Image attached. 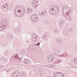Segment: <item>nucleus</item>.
<instances>
[{"label": "nucleus", "instance_id": "obj_1", "mask_svg": "<svg viewBox=\"0 0 77 77\" xmlns=\"http://www.w3.org/2000/svg\"><path fill=\"white\" fill-rule=\"evenodd\" d=\"M71 11H72V10L70 9L68 7H65L63 8V16L64 17H66L67 19L69 20H72L71 16L69 15Z\"/></svg>", "mask_w": 77, "mask_h": 77}, {"label": "nucleus", "instance_id": "obj_2", "mask_svg": "<svg viewBox=\"0 0 77 77\" xmlns=\"http://www.w3.org/2000/svg\"><path fill=\"white\" fill-rule=\"evenodd\" d=\"M50 12L52 15H56L59 12V8L56 6H52L50 9Z\"/></svg>", "mask_w": 77, "mask_h": 77}, {"label": "nucleus", "instance_id": "obj_3", "mask_svg": "<svg viewBox=\"0 0 77 77\" xmlns=\"http://www.w3.org/2000/svg\"><path fill=\"white\" fill-rule=\"evenodd\" d=\"M17 10H18V11L20 15L19 16L21 17V16H23V15H24V8L23 6H17L16 8V11H17Z\"/></svg>", "mask_w": 77, "mask_h": 77}, {"label": "nucleus", "instance_id": "obj_4", "mask_svg": "<svg viewBox=\"0 0 77 77\" xmlns=\"http://www.w3.org/2000/svg\"><path fill=\"white\" fill-rule=\"evenodd\" d=\"M38 15L36 14H32L31 16V19L32 21L36 22L38 21Z\"/></svg>", "mask_w": 77, "mask_h": 77}, {"label": "nucleus", "instance_id": "obj_5", "mask_svg": "<svg viewBox=\"0 0 77 77\" xmlns=\"http://www.w3.org/2000/svg\"><path fill=\"white\" fill-rule=\"evenodd\" d=\"M32 39L33 41L36 42L39 39V36L36 34H34L32 36Z\"/></svg>", "mask_w": 77, "mask_h": 77}, {"label": "nucleus", "instance_id": "obj_6", "mask_svg": "<svg viewBox=\"0 0 77 77\" xmlns=\"http://www.w3.org/2000/svg\"><path fill=\"white\" fill-rule=\"evenodd\" d=\"M32 4L34 8H38V2L37 1H32Z\"/></svg>", "mask_w": 77, "mask_h": 77}, {"label": "nucleus", "instance_id": "obj_7", "mask_svg": "<svg viewBox=\"0 0 77 77\" xmlns=\"http://www.w3.org/2000/svg\"><path fill=\"white\" fill-rule=\"evenodd\" d=\"M48 60L49 61L51 62V61H53L54 60V57L53 55L52 54L49 55L48 56Z\"/></svg>", "mask_w": 77, "mask_h": 77}, {"label": "nucleus", "instance_id": "obj_8", "mask_svg": "<svg viewBox=\"0 0 77 77\" xmlns=\"http://www.w3.org/2000/svg\"><path fill=\"white\" fill-rule=\"evenodd\" d=\"M13 77H20V73L18 71H16L13 74Z\"/></svg>", "mask_w": 77, "mask_h": 77}, {"label": "nucleus", "instance_id": "obj_9", "mask_svg": "<svg viewBox=\"0 0 77 77\" xmlns=\"http://www.w3.org/2000/svg\"><path fill=\"white\" fill-rule=\"evenodd\" d=\"M8 4H6L3 6L2 9L4 11H7L8 10Z\"/></svg>", "mask_w": 77, "mask_h": 77}, {"label": "nucleus", "instance_id": "obj_10", "mask_svg": "<svg viewBox=\"0 0 77 77\" xmlns=\"http://www.w3.org/2000/svg\"><path fill=\"white\" fill-rule=\"evenodd\" d=\"M8 21H7V20H4V21L2 25L4 26V27L5 28H6V26H8Z\"/></svg>", "mask_w": 77, "mask_h": 77}, {"label": "nucleus", "instance_id": "obj_11", "mask_svg": "<svg viewBox=\"0 0 77 77\" xmlns=\"http://www.w3.org/2000/svg\"><path fill=\"white\" fill-rule=\"evenodd\" d=\"M18 11V10H16V9H15V15L17 17H21V16H20V14L19 13V12Z\"/></svg>", "mask_w": 77, "mask_h": 77}, {"label": "nucleus", "instance_id": "obj_12", "mask_svg": "<svg viewBox=\"0 0 77 77\" xmlns=\"http://www.w3.org/2000/svg\"><path fill=\"white\" fill-rule=\"evenodd\" d=\"M62 74V73L60 72H58L56 73L54 75V77H60V75Z\"/></svg>", "mask_w": 77, "mask_h": 77}, {"label": "nucleus", "instance_id": "obj_13", "mask_svg": "<svg viewBox=\"0 0 77 77\" xmlns=\"http://www.w3.org/2000/svg\"><path fill=\"white\" fill-rule=\"evenodd\" d=\"M32 49H35L34 46H31L28 48L27 50L28 51H30Z\"/></svg>", "mask_w": 77, "mask_h": 77}, {"label": "nucleus", "instance_id": "obj_14", "mask_svg": "<svg viewBox=\"0 0 77 77\" xmlns=\"http://www.w3.org/2000/svg\"><path fill=\"white\" fill-rule=\"evenodd\" d=\"M63 35L65 37H68L69 36L70 34L69 33L66 32L63 34Z\"/></svg>", "mask_w": 77, "mask_h": 77}, {"label": "nucleus", "instance_id": "obj_15", "mask_svg": "<svg viewBox=\"0 0 77 77\" xmlns=\"http://www.w3.org/2000/svg\"><path fill=\"white\" fill-rule=\"evenodd\" d=\"M40 72L41 75H44V74H45V72L44 70L40 69Z\"/></svg>", "mask_w": 77, "mask_h": 77}, {"label": "nucleus", "instance_id": "obj_16", "mask_svg": "<svg viewBox=\"0 0 77 77\" xmlns=\"http://www.w3.org/2000/svg\"><path fill=\"white\" fill-rule=\"evenodd\" d=\"M6 28H5L4 26L2 24L0 25V31H2L3 30V29H5Z\"/></svg>", "mask_w": 77, "mask_h": 77}, {"label": "nucleus", "instance_id": "obj_17", "mask_svg": "<svg viewBox=\"0 0 77 77\" xmlns=\"http://www.w3.org/2000/svg\"><path fill=\"white\" fill-rule=\"evenodd\" d=\"M23 63L25 64H29L30 63V60H26L24 61Z\"/></svg>", "mask_w": 77, "mask_h": 77}, {"label": "nucleus", "instance_id": "obj_18", "mask_svg": "<svg viewBox=\"0 0 77 77\" xmlns=\"http://www.w3.org/2000/svg\"><path fill=\"white\" fill-rule=\"evenodd\" d=\"M42 13L44 16L46 15L47 14V11L45 10H44L42 11Z\"/></svg>", "mask_w": 77, "mask_h": 77}, {"label": "nucleus", "instance_id": "obj_19", "mask_svg": "<svg viewBox=\"0 0 77 77\" xmlns=\"http://www.w3.org/2000/svg\"><path fill=\"white\" fill-rule=\"evenodd\" d=\"M32 11V9L31 8H28L27 9V11L29 13H30Z\"/></svg>", "mask_w": 77, "mask_h": 77}, {"label": "nucleus", "instance_id": "obj_20", "mask_svg": "<svg viewBox=\"0 0 77 77\" xmlns=\"http://www.w3.org/2000/svg\"><path fill=\"white\" fill-rule=\"evenodd\" d=\"M16 57L15 58V59H17V60L18 61H19V60H21V59H20V58H19V57H17V54H16Z\"/></svg>", "mask_w": 77, "mask_h": 77}, {"label": "nucleus", "instance_id": "obj_21", "mask_svg": "<svg viewBox=\"0 0 77 77\" xmlns=\"http://www.w3.org/2000/svg\"><path fill=\"white\" fill-rule=\"evenodd\" d=\"M60 53V51L59 50H57L55 52V54H59Z\"/></svg>", "mask_w": 77, "mask_h": 77}, {"label": "nucleus", "instance_id": "obj_22", "mask_svg": "<svg viewBox=\"0 0 77 77\" xmlns=\"http://www.w3.org/2000/svg\"><path fill=\"white\" fill-rule=\"evenodd\" d=\"M64 24V22L63 21H61L60 22V26H62Z\"/></svg>", "mask_w": 77, "mask_h": 77}, {"label": "nucleus", "instance_id": "obj_23", "mask_svg": "<svg viewBox=\"0 0 77 77\" xmlns=\"http://www.w3.org/2000/svg\"><path fill=\"white\" fill-rule=\"evenodd\" d=\"M47 35H44V36H43V39H45V40H46V39H47Z\"/></svg>", "mask_w": 77, "mask_h": 77}, {"label": "nucleus", "instance_id": "obj_24", "mask_svg": "<svg viewBox=\"0 0 77 77\" xmlns=\"http://www.w3.org/2000/svg\"><path fill=\"white\" fill-rule=\"evenodd\" d=\"M39 15L40 17H44V16L43 14H42V13H39Z\"/></svg>", "mask_w": 77, "mask_h": 77}, {"label": "nucleus", "instance_id": "obj_25", "mask_svg": "<svg viewBox=\"0 0 77 77\" xmlns=\"http://www.w3.org/2000/svg\"><path fill=\"white\" fill-rule=\"evenodd\" d=\"M56 42L57 43H59L60 42V40L59 39L57 38L56 39Z\"/></svg>", "mask_w": 77, "mask_h": 77}, {"label": "nucleus", "instance_id": "obj_26", "mask_svg": "<svg viewBox=\"0 0 77 77\" xmlns=\"http://www.w3.org/2000/svg\"><path fill=\"white\" fill-rule=\"evenodd\" d=\"M73 62L75 63H77V59L75 58L73 60Z\"/></svg>", "mask_w": 77, "mask_h": 77}, {"label": "nucleus", "instance_id": "obj_27", "mask_svg": "<svg viewBox=\"0 0 77 77\" xmlns=\"http://www.w3.org/2000/svg\"><path fill=\"white\" fill-rule=\"evenodd\" d=\"M8 37L9 38H11L12 36L11 35V34H8Z\"/></svg>", "mask_w": 77, "mask_h": 77}, {"label": "nucleus", "instance_id": "obj_28", "mask_svg": "<svg viewBox=\"0 0 77 77\" xmlns=\"http://www.w3.org/2000/svg\"><path fill=\"white\" fill-rule=\"evenodd\" d=\"M35 46H34V48H38V46H37V45H35Z\"/></svg>", "mask_w": 77, "mask_h": 77}, {"label": "nucleus", "instance_id": "obj_29", "mask_svg": "<svg viewBox=\"0 0 77 77\" xmlns=\"http://www.w3.org/2000/svg\"><path fill=\"white\" fill-rule=\"evenodd\" d=\"M60 77H64V75H63V74H60Z\"/></svg>", "mask_w": 77, "mask_h": 77}, {"label": "nucleus", "instance_id": "obj_30", "mask_svg": "<svg viewBox=\"0 0 77 77\" xmlns=\"http://www.w3.org/2000/svg\"><path fill=\"white\" fill-rule=\"evenodd\" d=\"M40 44V42L38 43L35 44L36 45H38V46H39V45Z\"/></svg>", "mask_w": 77, "mask_h": 77}, {"label": "nucleus", "instance_id": "obj_31", "mask_svg": "<svg viewBox=\"0 0 77 77\" xmlns=\"http://www.w3.org/2000/svg\"><path fill=\"white\" fill-rule=\"evenodd\" d=\"M50 67H51V65H49L48 66V68H50Z\"/></svg>", "mask_w": 77, "mask_h": 77}, {"label": "nucleus", "instance_id": "obj_32", "mask_svg": "<svg viewBox=\"0 0 77 77\" xmlns=\"http://www.w3.org/2000/svg\"><path fill=\"white\" fill-rule=\"evenodd\" d=\"M0 68H3V66L0 65Z\"/></svg>", "mask_w": 77, "mask_h": 77}, {"label": "nucleus", "instance_id": "obj_33", "mask_svg": "<svg viewBox=\"0 0 77 77\" xmlns=\"http://www.w3.org/2000/svg\"><path fill=\"white\" fill-rule=\"evenodd\" d=\"M63 56V54L61 55H60L59 56Z\"/></svg>", "mask_w": 77, "mask_h": 77}, {"label": "nucleus", "instance_id": "obj_34", "mask_svg": "<svg viewBox=\"0 0 77 77\" xmlns=\"http://www.w3.org/2000/svg\"><path fill=\"white\" fill-rule=\"evenodd\" d=\"M47 77H50V76H48Z\"/></svg>", "mask_w": 77, "mask_h": 77}, {"label": "nucleus", "instance_id": "obj_35", "mask_svg": "<svg viewBox=\"0 0 77 77\" xmlns=\"http://www.w3.org/2000/svg\"><path fill=\"white\" fill-rule=\"evenodd\" d=\"M13 0V1H15V0Z\"/></svg>", "mask_w": 77, "mask_h": 77}]
</instances>
